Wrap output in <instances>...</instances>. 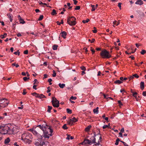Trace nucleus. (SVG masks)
<instances>
[{
	"label": "nucleus",
	"mask_w": 146,
	"mask_h": 146,
	"mask_svg": "<svg viewBox=\"0 0 146 146\" xmlns=\"http://www.w3.org/2000/svg\"><path fill=\"white\" fill-rule=\"evenodd\" d=\"M58 46L57 45H54L53 46L52 48L54 50H56L57 49Z\"/></svg>",
	"instance_id": "nucleus-32"
},
{
	"label": "nucleus",
	"mask_w": 146,
	"mask_h": 146,
	"mask_svg": "<svg viewBox=\"0 0 146 146\" xmlns=\"http://www.w3.org/2000/svg\"><path fill=\"white\" fill-rule=\"evenodd\" d=\"M53 74L52 75V76L54 77H55L56 75V73L55 72V71L54 70H53Z\"/></svg>",
	"instance_id": "nucleus-46"
},
{
	"label": "nucleus",
	"mask_w": 146,
	"mask_h": 146,
	"mask_svg": "<svg viewBox=\"0 0 146 146\" xmlns=\"http://www.w3.org/2000/svg\"><path fill=\"white\" fill-rule=\"evenodd\" d=\"M122 83V82L121 81L119 80H116L114 82L115 83L118 84H120Z\"/></svg>",
	"instance_id": "nucleus-27"
},
{
	"label": "nucleus",
	"mask_w": 146,
	"mask_h": 146,
	"mask_svg": "<svg viewBox=\"0 0 146 146\" xmlns=\"http://www.w3.org/2000/svg\"><path fill=\"white\" fill-rule=\"evenodd\" d=\"M98 109L99 108L98 107H97L96 108L94 109L93 110V112L94 113L97 114L98 113Z\"/></svg>",
	"instance_id": "nucleus-17"
},
{
	"label": "nucleus",
	"mask_w": 146,
	"mask_h": 146,
	"mask_svg": "<svg viewBox=\"0 0 146 146\" xmlns=\"http://www.w3.org/2000/svg\"><path fill=\"white\" fill-rule=\"evenodd\" d=\"M133 76H134L137 78H138L139 77V76L138 75H137V74H135L133 75Z\"/></svg>",
	"instance_id": "nucleus-53"
},
{
	"label": "nucleus",
	"mask_w": 146,
	"mask_h": 146,
	"mask_svg": "<svg viewBox=\"0 0 146 146\" xmlns=\"http://www.w3.org/2000/svg\"><path fill=\"white\" fill-rule=\"evenodd\" d=\"M7 34L6 33H5L3 35H1L0 36V37L1 38H4L6 37L7 36Z\"/></svg>",
	"instance_id": "nucleus-26"
},
{
	"label": "nucleus",
	"mask_w": 146,
	"mask_h": 146,
	"mask_svg": "<svg viewBox=\"0 0 146 146\" xmlns=\"http://www.w3.org/2000/svg\"><path fill=\"white\" fill-rule=\"evenodd\" d=\"M80 68L83 71H85L86 70V69L85 67L84 66H82L80 67Z\"/></svg>",
	"instance_id": "nucleus-44"
},
{
	"label": "nucleus",
	"mask_w": 146,
	"mask_h": 146,
	"mask_svg": "<svg viewBox=\"0 0 146 146\" xmlns=\"http://www.w3.org/2000/svg\"><path fill=\"white\" fill-rule=\"evenodd\" d=\"M29 130L32 132L39 139V140L41 141V139L42 138V136L43 135L42 131V130L39 128L38 127H34L33 128L30 129Z\"/></svg>",
	"instance_id": "nucleus-1"
},
{
	"label": "nucleus",
	"mask_w": 146,
	"mask_h": 146,
	"mask_svg": "<svg viewBox=\"0 0 146 146\" xmlns=\"http://www.w3.org/2000/svg\"><path fill=\"white\" fill-rule=\"evenodd\" d=\"M133 96L135 97L136 99L137 97V93L136 92H133Z\"/></svg>",
	"instance_id": "nucleus-33"
},
{
	"label": "nucleus",
	"mask_w": 146,
	"mask_h": 146,
	"mask_svg": "<svg viewBox=\"0 0 146 146\" xmlns=\"http://www.w3.org/2000/svg\"><path fill=\"white\" fill-rule=\"evenodd\" d=\"M76 99V97L75 96H71L70 98V99L72 100H75Z\"/></svg>",
	"instance_id": "nucleus-48"
},
{
	"label": "nucleus",
	"mask_w": 146,
	"mask_h": 146,
	"mask_svg": "<svg viewBox=\"0 0 146 146\" xmlns=\"http://www.w3.org/2000/svg\"><path fill=\"white\" fill-rule=\"evenodd\" d=\"M48 107L47 112L49 113H50L51 112L50 110L52 109V107L51 106H48Z\"/></svg>",
	"instance_id": "nucleus-25"
},
{
	"label": "nucleus",
	"mask_w": 146,
	"mask_h": 146,
	"mask_svg": "<svg viewBox=\"0 0 146 146\" xmlns=\"http://www.w3.org/2000/svg\"><path fill=\"white\" fill-rule=\"evenodd\" d=\"M94 29H95L93 30V32L94 33H96L97 32V30L96 29V28L95 27H94Z\"/></svg>",
	"instance_id": "nucleus-62"
},
{
	"label": "nucleus",
	"mask_w": 146,
	"mask_h": 146,
	"mask_svg": "<svg viewBox=\"0 0 146 146\" xmlns=\"http://www.w3.org/2000/svg\"><path fill=\"white\" fill-rule=\"evenodd\" d=\"M74 7H75V8H74V9H80V7L79 6H74Z\"/></svg>",
	"instance_id": "nucleus-42"
},
{
	"label": "nucleus",
	"mask_w": 146,
	"mask_h": 146,
	"mask_svg": "<svg viewBox=\"0 0 146 146\" xmlns=\"http://www.w3.org/2000/svg\"><path fill=\"white\" fill-rule=\"evenodd\" d=\"M50 87L49 86L47 88L48 90L47 91V92L48 93H49V92H50Z\"/></svg>",
	"instance_id": "nucleus-55"
},
{
	"label": "nucleus",
	"mask_w": 146,
	"mask_h": 146,
	"mask_svg": "<svg viewBox=\"0 0 146 146\" xmlns=\"http://www.w3.org/2000/svg\"><path fill=\"white\" fill-rule=\"evenodd\" d=\"M100 55L102 57L104 58H108L111 57L109 52L105 49L102 51Z\"/></svg>",
	"instance_id": "nucleus-5"
},
{
	"label": "nucleus",
	"mask_w": 146,
	"mask_h": 146,
	"mask_svg": "<svg viewBox=\"0 0 146 146\" xmlns=\"http://www.w3.org/2000/svg\"><path fill=\"white\" fill-rule=\"evenodd\" d=\"M66 111L68 113L71 114L72 113V110L69 108L66 109Z\"/></svg>",
	"instance_id": "nucleus-31"
},
{
	"label": "nucleus",
	"mask_w": 146,
	"mask_h": 146,
	"mask_svg": "<svg viewBox=\"0 0 146 146\" xmlns=\"http://www.w3.org/2000/svg\"><path fill=\"white\" fill-rule=\"evenodd\" d=\"M124 131V129L123 127L122 128L121 130V131L120 132H121V133H122Z\"/></svg>",
	"instance_id": "nucleus-63"
},
{
	"label": "nucleus",
	"mask_w": 146,
	"mask_h": 146,
	"mask_svg": "<svg viewBox=\"0 0 146 146\" xmlns=\"http://www.w3.org/2000/svg\"><path fill=\"white\" fill-rule=\"evenodd\" d=\"M14 54H15V55H17V54H18V56L19 55H20V52L19 51V50H18L17 51V52H15L14 53Z\"/></svg>",
	"instance_id": "nucleus-45"
},
{
	"label": "nucleus",
	"mask_w": 146,
	"mask_h": 146,
	"mask_svg": "<svg viewBox=\"0 0 146 146\" xmlns=\"http://www.w3.org/2000/svg\"><path fill=\"white\" fill-rule=\"evenodd\" d=\"M28 50H25L24 52V53L25 54H28Z\"/></svg>",
	"instance_id": "nucleus-56"
},
{
	"label": "nucleus",
	"mask_w": 146,
	"mask_h": 146,
	"mask_svg": "<svg viewBox=\"0 0 146 146\" xmlns=\"http://www.w3.org/2000/svg\"><path fill=\"white\" fill-rule=\"evenodd\" d=\"M89 21V19H87L86 20H83L82 22L84 23H88Z\"/></svg>",
	"instance_id": "nucleus-36"
},
{
	"label": "nucleus",
	"mask_w": 146,
	"mask_h": 146,
	"mask_svg": "<svg viewBox=\"0 0 146 146\" xmlns=\"http://www.w3.org/2000/svg\"><path fill=\"white\" fill-rule=\"evenodd\" d=\"M8 104L9 103L8 102H6L5 103V105H1V104H0V109H1L2 108H3L7 107L8 106Z\"/></svg>",
	"instance_id": "nucleus-23"
},
{
	"label": "nucleus",
	"mask_w": 146,
	"mask_h": 146,
	"mask_svg": "<svg viewBox=\"0 0 146 146\" xmlns=\"http://www.w3.org/2000/svg\"><path fill=\"white\" fill-rule=\"evenodd\" d=\"M26 90L25 89H23V92L22 93V94L23 95H25L26 94L27 92H26Z\"/></svg>",
	"instance_id": "nucleus-50"
},
{
	"label": "nucleus",
	"mask_w": 146,
	"mask_h": 146,
	"mask_svg": "<svg viewBox=\"0 0 146 146\" xmlns=\"http://www.w3.org/2000/svg\"><path fill=\"white\" fill-rule=\"evenodd\" d=\"M57 14L56 11L55 10H53L52 12L51 13V14L52 15H54Z\"/></svg>",
	"instance_id": "nucleus-29"
},
{
	"label": "nucleus",
	"mask_w": 146,
	"mask_h": 146,
	"mask_svg": "<svg viewBox=\"0 0 146 146\" xmlns=\"http://www.w3.org/2000/svg\"><path fill=\"white\" fill-rule=\"evenodd\" d=\"M76 19L73 17H69L68 19L67 23L71 26L74 25L76 24Z\"/></svg>",
	"instance_id": "nucleus-6"
},
{
	"label": "nucleus",
	"mask_w": 146,
	"mask_h": 146,
	"mask_svg": "<svg viewBox=\"0 0 146 146\" xmlns=\"http://www.w3.org/2000/svg\"><path fill=\"white\" fill-rule=\"evenodd\" d=\"M119 136L121 137H123V135H122V133H121V132H120L119 133Z\"/></svg>",
	"instance_id": "nucleus-60"
},
{
	"label": "nucleus",
	"mask_w": 146,
	"mask_h": 146,
	"mask_svg": "<svg viewBox=\"0 0 146 146\" xmlns=\"http://www.w3.org/2000/svg\"><path fill=\"white\" fill-rule=\"evenodd\" d=\"M94 135L93 136H92L90 138V140H91L92 142V143H96V138L95 137L96 136V133H94Z\"/></svg>",
	"instance_id": "nucleus-11"
},
{
	"label": "nucleus",
	"mask_w": 146,
	"mask_h": 146,
	"mask_svg": "<svg viewBox=\"0 0 146 146\" xmlns=\"http://www.w3.org/2000/svg\"><path fill=\"white\" fill-rule=\"evenodd\" d=\"M30 139H24L22 140L25 143H27L28 144H30L32 142V141Z\"/></svg>",
	"instance_id": "nucleus-13"
},
{
	"label": "nucleus",
	"mask_w": 146,
	"mask_h": 146,
	"mask_svg": "<svg viewBox=\"0 0 146 146\" xmlns=\"http://www.w3.org/2000/svg\"><path fill=\"white\" fill-rule=\"evenodd\" d=\"M29 78H27L26 77H25L23 78V79L25 81H26L28 80H29Z\"/></svg>",
	"instance_id": "nucleus-43"
},
{
	"label": "nucleus",
	"mask_w": 146,
	"mask_h": 146,
	"mask_svg": "<svg viewBox=\"0 0 146 146\" xmlns=\"http://www.w3.org/2000/svg\"><path fill=\"white\" fill-rule=\"evenodd\" d=\"M43 16L42 15H41L40 16V17H39V19H38V20H39V21H41V20H42V19H43Z\"/></svg>",
	"instance_id": "nucleus-47"
},
{
	"label": "nucleus",
	"mask_w": 146,
	"mask_h": 146,
	"mask_svg": "<svg viewBox=\"0 0 146 146\" xmlns=\"http://www.w3.org/2000/svg\"><path fill=\"white\" fill-rule=\"evenodd\" d=\"M39 4L41 6H43L44 7L45 6H46L47 7H49V8H52V7H51L50 6H48L47 5V4H46V3H43L41 2H40Z\"/></svg>",
	"instance_id": "nucleus-14"
},
{
	"label": "nucleus",
	"mask_w": 146,
	"mask_h": 146,
	"mask_svg": "<svg viewBox=\"0 0 146 146\" xmlns=\"http://www.w3.org/2000/svg\"><path fill=\"white\" fill-rule=\"evenodd\" d=\"M92 126L91 125H89L88 126L86 127L85 129V130L86 131H88L90 128H91Z\"/></svg>",
	"instance_id": "nucleus-21"
},
{
	"label": "nucleus",
	"mask_w": 146,
	"mask_h": 146,
	"mask_svg": "<svg viewBox=\"0 0 146 146\" xmlns=\"http://www.w3.org/2000/svg\"><path fill=\"white\" fill-rule=\"evenodd\" d=\"M71 120L73 122H75L77 121V119H76L75 117H74L72 119H71Z\"/></svg>",
	"instance_id": "nucleus-34"
},
{
	"label": "nucleus",
	"mask_w": 146,
	"mask_h": 146,
	"mask_svg": "<svg viewBox=\"0 0 146 146\" xmlns=\"http://www.w3.org/2000/svg\"><path fill=\"white\" fill-rule=\"evenodd\" d=\"M62 128L64 129H68V127L66 126V124H64L62 127Z\"/></svg>",
	"instance_id": "nucleus-40"
},
{
	"label": "nucleus",
	"mask_w": 146,
	"mask_h": 146,
	"mask_svg": "<svg viewBox=\"0 0 146 146\" xmlns=\"http://www.w3.org/2000/svg\"><path fill=\"white\" fill-rule=\"evenodd\" d=\"M108 127V126L107 125H104L103 126V128L104 129H105L106 128Z\"/></svg>",
	"instance_id": "nucleus-57"
},
{
	"label": "nucleus",
	"mask_w": 146,
	"mask_h": 146,
	"mask_svg": "<svg viewBox=\"0 0 146 146\" xmlns=\"http://www.w3.org/2000/svg\"><path fill=\"white\" fill-rule=\"evenodd\" d=\"M120 141L119 139L118 138H117L116 140V142L115 143V145H117L118 144L119 142Z\"/></svg>",
	"instance_id": "nucleus-37"
},
{
	"label": "nucleus",
	"mask_w": 146,
	"mask_h": 146,
	"mask_svg": "<svg viewBox=\"0 0 146 146\" xmlns=\"http://www.w3.org/2000/svg\"><path fill=\"white\" fill-rule=\"evenodd\" d=\"M0 133L2 134H12L13 133V130L12 128H11L7 125L5 126L0 127Z\"/></svg>",
	"instance_id": "nucleus-2"
},
{
	"label": "nucleus",
	"mask_w": 146,
	"mask_h": 146,
	"mask_svg": "<svg viewBox=\"0 0 146 146\" xmlns=\"http://www.w3.org/2000/svg\"><path fill=\"white\" fill-rule=\"evenodd\" d=\"M7 15L8 16V17L10 19V21L11 22H12L13 19H12V15L10 13H8L7 14Z\"/></svg>",
	"instance_id": "nucleus-19"
},
{
	"label": "nucleus",
	"mask_w": 146,
	"mask_h": 146,
	"mask_svg": "<svg viewBox=\"0 0 146 146\" xmlns=\"http://www.w3.org/2000/svg\"><path fill=\"white\" fill-rule=\"evenodd\" d=\"M121 3H119L118 4V6L119 7V9H121Z\"/></svg>",
	"instance_id": "nucleus-54"
},
{
	"label": "nucleus",
	"mask_w": 146,
	"mask_h": 146,
	"mask_svg": "<svg viewBox=\"0 0 146 146\" xmlns=\"http://www.w3.org/2000/svg\"><path fill=\"white\" fill-rule=\"evenodd\" d=\"M33 137L32 135L29 133H25L21 135V140H24L26 139H32Z\"/></svg>",
	"instance_id": "nucleus-7"
},
{
	"label": "nucleus",
	"mask_w": 146,
	"mask_h": 146,
	"mask_svg": "<svg viewBox=\"0 0 146 146\" xmlns=\"http://www.w3.org/2000/svg\"><path fill=\"white\" fill-rule=\"evenodd\" d=\"M81 144L83 145H84L86 144H88L90 145L92 144L91 140H90L88 139H85L84 141L82 142Z\"/></svg>",
	"instance_id": "nucleus-9"
},
{
	"label": "nucleus",
	"mask_w": 146,
	"mask_h": 146,
	"mask_svg": "<svg viewBox=\"0 0 146 146\" xmlns=\"http://www.w3.org/2000/svg\"><path fill=\"white\" fill-rule=\"evenodd\" d=\"M118 103L119 104L120 106H122L123 105L122 103L121 102V101L120 100H119L118 101Z\"/></svg>",
	"instance_id": "nucleus-58"
},
{
	"label": "nucleus",
	"mask_w": 146,
	"mask_h": 146,
	"mask_svg": "<svg viewBox=\"0 0 146 146\" xmlns=\"http://www.w3.org/2000/svg\"><path fill=\"white\" fill-rule=\"evenodd\" d=\"M144 86V83L143 82H141L140 83V88L141 90H143Z\"/></svg>",
	"instance_id": "nucleus-18"
},
{
	"label": "nucleus",
	"mask_w": 146,
	"mask_h": 146,
	"mask_svg": "<svg viewBox=\"0 0 146 146\" xmlns=\"http://www.w3.org/2000/svg\"><path fill=\"white\" fill-rule=\"evenodd\" d=\"M58 86H59L60 88H63L65 86V84H61V83H59L58 84Z\"/></svg>",
	"instance_id": "nucleus-24"
},
{
	"label": "nucleus",
	"mask_w": 146,
	"mask_h": 146,
	"mask_svg": "<svg viewBox=\"0 0 146 146\" xmlns=\"http://www.w3.org/2000/svg\"><path fill=\"white\" fill-rule=\"evenodd\" d=\"M34 144L36 146H50L48 142L41 141L38 139L35 141Z\"/></svg>",
	"instance_id": "nucleus-3"
},
{
	"label": "nucleus",
	"mask_w": 146,
	"mask_h": 146,
	"mask_svg": "<svg viewBox=\"0 0 146 146\" xmlns=\"http://www.w3.org/2000/svg\"><path fill=\"white\" fill-rule=\"evenodd\" d=\"M146 53V50H142L140 52V53L142 54H144Z\"/></svg>",
	"instance_id": "nucleus-38"
},
{
	"label": "nucleus",
	"mask_w": 146,
	"mask_h": 146,
	"mask_svg": "<svg viewBox=\"0 0 146 146\" xmlns=\"http://www.w3.org/2000/svg\"><path fill=\"white\" fill-rule=\"evenodd\" d=\"M36 127H38L39 128L41 129L43 133L45 131V130H46L45 129V126L44 125H39L37 126Z\"/></svg>",
	"instance_id": "nucleus-12"
},
{
	"label": "nucleus",
	"mask_w": 146,
	"mask_h": 146,
	"mask_svg": "<svg viewBox=\"0 0 146 146\" xmlns=\"http://www.w3.org/2000/svg\"><path fill=\"white\" fill-rule=\"evenodd\" d=\"M142 94L143 96H146V91L143 92Z\"/></svg>",
	"instance_id": "nucleus-59"
},
{
	"label": "nucleus",
	"mask_w": 146,
	"mask_h": 146,
	"mask_svg": "<svg viewBox=\"0 0 146 146\" xmlns=\"http://www.w3.org/2000/svg\"><path fill=\"white\" fill-rule=\"evenodd\" d=\"M100 141H98V143H97L96 142V143H95V145H99L100 144Z\"/></svg>",
	"instance_id": "nucleus-52"
},
{
	"label": "nucleus",
	"mask_w": 146,
	"mask_h": 146,
	"mask_svg": "<svg viewBox=\"0 0 146 146\" xmlns=\"http://www.w3.org/2000/svg\"><path fill=\"white\" fill-rule=\"evenodd\" d=\"M143 3V1L141 0H138L135 3V4L139 5H141Z\"/></svg>",
	"instance_id": "nucleus-16"
},
{
	"label": "nucleus",
	"mask_w": 146,
	"mask_h": 146,
	"mask_svg": "<svg viewBox=\"0 0 146 146\" xmlns=\"http://www.w3.org/2000/svg\"><path fill=\"white\" fill-rule=\"evenodd\" d=\"M34 84H36V85H37L38 83V82L37 81V80L36 79H35L34 80Z\"/></svg>",
	"instance_id": "nucleus-41"
},
{
	"label": "nucleus",
	"mask_w": 146,
	"mask_h": 146,
	"mask_svg": "<svg viewBox=\"0 0 146 146\" xmlns=\"http://www.w3.org/2000/svg\"><path fill=\"white\" fill-rule=\"evenodd\" d=\"M52 102L53 106L54 107H58L59 106V101L54 97L52 98Z\"/></svg>",
	"instance_id": "nucleus-8"
},
{
	"label": "nucleus",
	"mask_w": 146,
	"mask_h": 146,
	"mask_svg": "<svg viewBox=\"0 0 146 146\" xmlns=\"http://www.w3.org/2000/svg\"><path fill=\"white\" fill-rule=\"evenodd\" d=\"M7 100L5 99L0 98V104L1 105H5ZM8 103V102H7Z\"/></svg>",
	"instance_id": "nucleus-10"
},
{
	"label": "nucleus",
	"mask_w": 146,
	"mask_h": 146,
	"mask_svg": "<svg viewBox=\"0 0 146 146\" xmlns=\"http://www.w3.org/2000/svg\"><path fill=\"white\" fill-rule=\"evenodd\" d=\"M37 86V85L34 84V85L33 86V89H35V90H36L37 89L36 88V87Z\"/></svg>",
	"instance_id": "nucleus-51"
},
{
	"label": "nucleus",
	"mask_w": 146,
	"mask_h": 146,
	"mask_svg": "<svg viewBox=\"0 0 146 146\" xmlns=\"http://www.w3.org/2000/svg\"><path fill=\"white\" fill-rule=\"evenodd\" d=\"M67 137L66 139L67 140H69L70 139H74V137L73 136H71L70 135L67 134Z\"/></svg>",
	"instance_id": "nucleus-20"
},
{
	"label": "nucleus",
	"mask_w": 146,
	"mask_h": 146,
	"mask_svg": "<svg viewBox=\"0 0 146 146\" xmlns=\"http://www.w3.org/2000/svg\"><path fill=\"white\" fill-rule=\"evenodd\" d=\"M50 132H48L47 131L45 130L43 132V137L45 138H49L50 136L52 135V133L53 132V130L51 129V127L49 126L48 128Z\"/></svg>",
	"instance_id": "nucleus-4"
},
{
	"label": "nucleus",
	"mask_w": 146,
	"mask_h": 146,
	"mask_svg": "<svg viewBox=\"0 0 146 146\" xmlns=\"http://www.w3.org/2000/svg\"><path fill=\"white\" fill-rule=\"evenodd\" d=\"M45 96L42 94H39V98L40 99L45 98Z\"/></svg>",
	"instance_id": "nucleus-30"
},
{
	"label": "nucleus",
	"mask_w": 146,
	"mask_h": 146,
	"mask_svg": "<svg viewBox=\"0 0 146 146\" xmlns=\"http://www.w3.org/2000/svg\"><path fill=\"white\" fill-rule=\"evenodd\" d=\"M60 35H61V36L64 38H65L67 33L65 31H63L60 33Z\"/></svg>",
	"instance_id": "nucleus-15"
},
{
	"label": "nucleus",
	"mask_w": 146,
	"mask_h": 146,
	"mask_svg": "<svg viewBox=\"0 0 146 146\" xmlns=\"http://www.w3.org/2000/svg\"><path fill=\"white\" fill-rule=\"evenodd\" d=\"M10 141V139L9 138H7L5 140V143H9Z\"/></svg>",
	"instance_id": "nucleus-28"
},
{
	"label": "nucleus",
	"mask_w": 146,
	"mask_h": 146,
	"mask_svg": "<svg viewBox=\"0 0 146 146\" xmlns=\"http://www.w3.org/2000/svg\"><path fill=\"white\" fill-rule=\"evenodd\" d=\"M73 122L72 121L71 119L68 121V124L72 125L73 124Z\"/></svg>",
	"instance_id": "nucleus-39"
},
{
	"label": "nucleus",
	"mask_w": 146,
	"mask_h": 146,
	"mask_svg": "<svg viewBox=\"0 0 146 146\" xmlns=\"http://www.w3.org/2000/svg\"><path fill=\"white\" fill-rule=\"evenodd\" d=\"M44 77L43 78V79L46 78L47 77V75L46 74H44Z\"/></svg>",
	"instance_id": "nucleus-61"
},
{
	"label": "nucleus",
	"mask_w": 146,
	"mask_h": 146,
	"mask_svg": "<svg viewBox=\"0 0 146 146\" xmlns=\"http://www.w3.org/2000/svg\"><path fill=\"white\" fill-rule=\"evenodd\" d=\"M120 20L118 21L117 22L116 21H113V23L114 25H115L116 26L118 25L119 24Z\"/></svg>",
	"instance_id": "nucleus-22"
},
{
	"label": "nucleus",
	"mask_w": 146,
	"mask_h": 146,
	"mask_svg": "<svg viewBox=\"0 0 146 146\" xmlns=\"http://www.w3.org/2000/svg\"><path fill=\"white\" fill-rule=\"evenodd\" d=\"M20 21V23H21L22 24H24L25 23V22L24 21V20L21 18V19H20L19 20Z\"/></svg>",
	"instance_id": "nucleus-35"
},
{
	"label": "nucleus",
	"mask_w": 146,
	"mask_h": 146,
	"mask_svg": "<svg viewBox=\"0 0 146 146\" xmlns=\"http://www.w3.org/2000/svg\"><path fill=\"white\" fill-rule=\"evenodd\" d=\"M23 105H22L21 107H18V108L19 109H23Z\"/></svg>",
	"instance_id": "nucleus-64"
},
{
	"label": "nucleus",
	"mask_w": 146,
	"mask_h": 146,
	"mask_svg": "<svg viewBox=\"0 0 146 146\" xmlns=\"http://www.w3.org/2000/svg\"><path fill=\"white\" fill-rule=\"evenodd\" d=\"M91 7H92V9H96L97 7H95V5H91Z\"/></svg>",
	"instance_id": "nucleus-49"
}]
</instances>
